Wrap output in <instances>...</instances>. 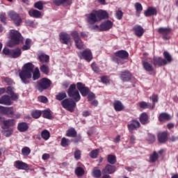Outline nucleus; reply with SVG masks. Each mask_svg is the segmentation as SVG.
I'll use <instances>...</instances> for the list:
<instances>
[{
    "mask_svg": "<svg viewBox=\"0 0 178 178\" xmlns=\"http://www.w3.org/2000/svg\"><path fill=\"white\" fill-rule=\"evenodd\" d=\"M34 65L31 63H27L23 67L21 71L19 72V76L21 79L24 84H29L30 83V79L33 80H38L40 78V70L36 67L34 71Z\"/></svg>",
    "mask_w": 178,
    "mask_h": 178,
    "instance_id": "f257e3e1",
    "label": "nucleus"
},
{
    "mask_svg": "<svg viewBox=\"0 0 178 178\" xmlns=\"http://www.w3.org/2000/svg\"><path fill=\"white\" fill-rule=\"evenodd\" d=\"M108 17V13L102 10H93L86 15L87 22L89 24H95L104 19H107Z\"/></svg>",
    "mask_w": 178,
    "mask_h": 178,
    "instance_id": "f03ea898",
    "label": "nucleus"
},
{
    "mask_svg": "<svg viewBox=\"0 0 178 178\" xmlns=\"http://www.w3.org/2000/svg\"><path fill=\"white\" fill-rule=\"evenodd\" d=\"M10 41L8 42V45L10 47H13V45H17L21 41H23V37L20 32L16 30L10 31Z\"/></svg>",
    "mask_w": 178,
    "mask_h": 178,
    "instance_id": "7ed1b4c3",
    "label": "nucleus"
},
{
    "mask_svg": "<svg viewBox=\"0 0 178 178\" xmlns=\"http://www.w3.org/2000/svg\"><path fill=\"white\" fill-rule=\"evenodd\" d=\"M115 56L113 58V60L118 65H123L124 61L123 59H127L129 58V53L124 50H120L115 54Z\"/></svg>",
    "mask_w": 178,
    "mask_h": 178,
    "instance_id": "20e7f679",
    "label": "nucleus"
},
{
    "mask_svg": "<svg viewBox=\"0 0 178 178\" xmlns=\"http://www.w3.org/2000/svg\"><path fill=\"white\" fill-rule=\"evenodd\" d=\"M3 54L9 56V58H13L16 59L22 55V49L17 48L15 49H9L8 48H4L3 49Z\"/></svg>",
    "mask_w": 178,
    "mask_h": 178,
    "instance_id": "39448f33",
    "label": "nucleus"
},
{
    "mask_svg": "<svg viewBox=\"0 0 178 178\" xmlns=\"http://www.w3.org/2000/svg\"><path fill=\"white\" fill-rule=\"evenodd\" d=\"M67 94L70 97L72 98V99H74L76 102H79V101H80V99H81L79 90H76V84H72L70 86L67 90Z\"/></svg>",
    "mask_w": 178,
    "mask_h": 178,
    "instance_id": "423d86ee",
    "label": "nucleus"
},
{
    "mask_svg": "<svg viewBox=\"0 0 178 178\" xmlns=\"http://www.w3.org/2000/svg\"><path fill=\"white\" fill-rule=\"evenodd\" d=\"M61 105L64 109H66L70 112H73L74 108H76V102L70 99H65L61 102Z\"/></svg>",
    "mask_w": 178,
    "mask_h": 178,
    "instance_id": "0eeeda50",
    "label": "nucleus"
},
{
    "mask_svg": "<svg viewBox=\"0 0 178 178\" xmlns=\"http://www.w3.org/2000/svg\"><path fill=\"white\" fill-rule=\"evenodd\" d=\"M51 86V81L47 78L42 79L37 85V88L40 92L47 90Z\"/></svg>",
    "mask_w": 178,
    "mask_h": 178,
    "instance_id": "6e6552de",
    "label": "nucleus"
},
{
    "mask_svg": "<svg viewBox=\"0 0 178 178\" xmlns=\"http://www.w3.org/2000/svg\"><path fill=\"white\" fill-rule=\"evenodd\" d=\"M164 57L165 59H162L161 58H159L157 59V65L159 66H163L164 65H168V63H170L173 60L172 58V56L168 52V51H164L163 53Z\"/></svg>",
    "mask_w": 178,
    "mask_h": 178,
    "instance_id": "1a4fd4ad",
    "label": "nucleus"
},
{
    "mask_svg": "<svg viewBox=\"0 0 178 178\" xmlns=\"http://www.w3.org/2000/svg\"><path fill=\"white\" fill-rule=\"evenodd\" d=\"M71 36L74 38L75 45L78 49H82L84 44H83V41L80 38V35H79V32L74 31L71 33Z\"/></svg>",
    "mask_w": 178,
    "mask_h": 178,
    "instance_id": "9d476101",
    "label": "nucleus"
},
{
    "mask_svg": "<svg viewBox=\"0 0 178 178\" xmlns=\"http://www.w3.org/2000/svg\"><path fill=\"white\" fill-rule=\"evenodd\" d=\"M8 17H10V19L13 20V22H14L15 26H19L20 24H22V18L16 12L10 10L8 13Z\"/></svg>",
    "mask_w": 178,
    "mask_h": 178,
    "instance_id": "9b49d317",
    "label": "nucleus"
},
{
    "mask_svg": "<svg viewBox=\"0 0 178 178\" xmlns=\"http://www.w3.org/2000/svg\"><path fill=\"white\" fill-rule=\"evenodd\" d=\"M79 56L81 59H85V60H87L88 62L92 60V53H91V50L90 49H86L83 51H80L79 53Z\"/></svg>",
    "mask_w": 178,
    "mask_h": 178,
    "instance_id": "f8f14e48",
    "label": "nucleus"
},
{
    "mask_svg": "<svg viewBox=\"0 0 178 178\" xmlns=\"http://www.w3.org/2000/svg\"><path fill=\"white\" fill-rule=\"evenodd\" d=\"M76 87L79 91H80L82 97H87L90 92V89L86 87V85L83 84L81 82H78L76 83Z\"/></svg>",
    "mask_w": 178,
    "mask_h": 178,
    "instance_id": "ddd939ff",
    "label": "nucleus"
},
{
    "mask_svg": "<svg viewBox=\"0 0 178 178\" xmlns=\"http://www.w3.org/2000/svg\"><path fill=\"white\" fill-rule=\"evenodd\" d=\"M60 40L62 44H65V45H69V44H72V39L70 38V35L66 33H60Z\"/></svg>",
    "mask_w": 178,
    "mask_h": 178,
    "instance_id": "4468645a",
    "label": "nucleus"
},
{
    "mask_svg": "<svg viewBox=\"0 0 178 178\" xmlns=\"http://www.w3.org/2000/svg\"><path fill=\"white\" fill-rule=\"evenodd\" d=\"M159 32L163 34V40H169L170 38V33H172V29L169 28H160L159 29Z\"/></svg>",
    "mask_w": 178,
    "mask_h": 178,
    "instance_id": "2eb2a0df",
    "label": "nucleus"
},
{
    "mask_svg": "<svg viewBox=\"0 0 178 178\" xmlns=\"http://www.w3.org/2000/svg\"><path fill=\"white\" fill-rule=\"evenodd\" d=\"M116 172V167L111 164H107L105 168L102 170L103 174L113 175Z\"/></svg>",
    "mask_w": 178,
    "mask_h": 178,
    "instance_id": "dca6fc26",
    "label": "nucleus"
},
{
    "mask_svg": "<svg viewBox=\"0 0 178 178\" xmlns=\"http://www.w3.org/2000/svg\"><path fill=\"white\" fill-rule=\"evenodd\" d=\"M101 26L102 31H108V30H111L113 27V22L111 20H106L102 22Z\"/></svg>",
    "mask_w": 178,
    "mask_h": 178,
    "instance_id": "f3484780",
    "label": "nucleus"
},
{
    "mask_svg": "<svg viewBox=\"0 0 178 178\" xmlns=\"http://www.w3.org/2000/svg\"><path fill=\"white\" fill-rule=\"evenodd\" d=\"M14 166L20 170H26V169H29V165L27 163L20 161H15Z\"/></svg>",
    "mask_w": 178,
    "mask_h": 178,
    "instance_id": "a211bd4d",
    "label": "nucleus"
},
{
    "mask_svg": "<svg viewBox=\"0 0 178 178\" xmlns=\"http://www.w3.org/2000/svg\"><path fill=\"white\" fill-rule=\"evenodd\" d=\"M0 104H1V105H12V100L10 99V97L7 95L2 96L0 98Z\"/></svg>",
    "mask_w": 178,
    "mask_h": 178,
    "instance_id": "6ab92c4d",
    "label": "nucleus"
},
{
    "mask_svg": "<svg viewBox=\"0 0 178 178\" xmlns=\"http://www.w3.org/2000/svg\"><path fill=\"white\" fill-rule=\"evenodd\" d=\"M140 127V122L137 120H132L130 124H128V129L129 131L133 132L136 129Z\"/></svg>",
    "mask_w": 178,
    "mask_h": 178,
    "instance_id": "aec40b11",
    "label": "nucleus"
},
{
    "mask_svg": "<svg viewBox=\"0 0 178 178\" xmlns=\"http://www.w3.org/2000/svg\"><path fill=\"white\" fill-rule=\"evenodd\" d=\"M28 13L31 17H34V19H40L41 17V13L38 10L31 9Z\"/></svg>",
    "mask_w": 178,
    "mask_h": 178,
    "instance_id": "412c9836",
    "label": "nucleus"
},
{
    "mask_svg": "<svg viewBox=\"0 0 178 178\" xmlns=\"http://www.w3.org/2000/svg\"><path fill=\"white\" fill-rule=\"evenodd\" d=\"M120 78L122 81H129L131 79V74L129 71L122 72Z\"/></svg>",
    "mask_w": 178,
    "mask_h": 178,
    "instance_id": "4be33fe9",
    "label": "nucleus"
},
{
    "mask_svg": "<svg viewBox=\"0 0 178 178\" xmlns=\"http://www.w3.org/2000/svg\"><path fill=\"white\" fill-rule=\"evenodd\" d=\"M17 129L21 133H24L29 130V124L26 122H19L17 125Z\"/></svg>",
    "mask_w": 178,
    "mask_h": 178,
    "instance_id": "5701e85b",
    "label": "nucleus"
},
{
    "mask_svg": "<svg viewBox=\"0 0 178 178\" xmlns=\"http://www.w3.org/2000/svg\"><path fill=\"white\" fill-rule=\"evenodd\" d=\"M134 33L137 37H142L144 34V29L141 26L136 25L134 27Z\"/></svg>",
    "mask_w": 178,
    "mask_h": 178,
    "instance_id": "b1692460",
    "label": "nucleus"
},
{
    "mask_svg": "<svg viewBox=\"0 0 178 178\" xmlns=\"http://www.w3.org/2000/svg\"><path fill=\"white\" fill-rule=\"evenodd\" d=\"M156 13V8L153 7H149L144 13V15L146 17L149 16H154Z\"/></svg>",
    "mask_w": 178,
    "mask_h": 178,
    "instance_id": "393cba45",
    "label": "nucleus"
},
{
    "mask_svg": "<svg viewBox=\"0 0 178 178\" xmlns=\"http://www.w3.org/2000/svg\"><path fill=\"white\" fill-rule=\"evenodd\" d=\"M38 59L42 63H49V56L42 53L39 55Z\"/></svg>",
    "mask_w": 178,
    "mask_h": 178,
    "instance_id": "a878e982",
    "label": "nucleus"
},
{
    "mask_svg": "<svg viewBox=\"0 0 178 178\" xmlns=\"http://www.w3.org/2000/svg\"><path fill=\"white\" fill-rule=\"evenodd\" d=\"M114 109L117 112H120L124 109V106L120 102V101H115L113 104Z\"/></svg>",
    "mask_w": 178,
    "mask_h": 178,
    "instance_id": "bb28decb",
    "label": "nucleus"
},
{
    "mask_svg": "<svg viewBox=\"0 0 178 178\" xmlns=\"http://www.w3.org/2000/svg\"><path fill=\"white\" fill-rule=\"evenodd\" d=\"M170 119H172V115L166 113H161L159 118L160 122H168V120H170Z\"/></svg>",
    "mask_w": 178,
    "mask_h": 178,
    "instance_id": "cd10ccee",
    "label": "nucleus"
},
{
    "mask_svg": "<svg viewBox=\"0 0 178 178\" xmlns=\"http://www.w3.org/2000/svg\"><path fill=\"white\" fill-rule=\"evenodd\" d=\"M139 106L141 109H154V106L147 102H139Z\"/></svg>",
    "mask_w": 178,
    "mask_h": 178,
    "instance_id": "c85d7f7f",
    "label": "nucleus"
},
{
    "mask_svg": "<svg viewBox=\"0 0 178 178\" xmlns=\"http://www.w3.org/2000/svg\"><path fill=\"white\" fill-rule=\"evenodd\" d=\"M2 133L6 137H10V136L13 134V129L12 128L3 127Z\"/></svg>",
    "mask_w": 178,
    "mask_h": 178,
    "instance_id": "c756f323",
    "label": "nucleus"
},
{
    "mask_svg": "<svg viewBox=\"0 0 178 178\" xmlns=\"http://www.w3.org/2000/svg\"><path fill=\"white\" fill-rule=\"evenodd\" d=\"M134 6L136 12V16L140 17L141 12H143V5L138 2H136L135 3Z\"/></svg>",
    "mask_w": 178,
    "mask_h": 178,
    "instance_id": "7c9ffc66",
    "label": "nucleus"
},
{
    "mask_svg": "<svg viewBox=\"0 0 178 178\" xmlns=\"http://www.w3.org/2000/svg\"><path fill=\"white\" fill-rule=\"evenodd\" d=\"M158 137L159 143H163L168 141V134H166L165 132L159 134Z\"/></svg>",
    "mask_w": 178,
    "mask_h": 178,
    "instance_id": "2f4dec72",
    "label": "nucleus"
},
{
    "mask_svg": "<svg viewBox=\"0 0 178 178\" xmlns=\"http://www.w3.org/2000/svg\"><path fill=\"white\" fill-rule=\"evenodd\" d=\"M140 121L142 124H147L148 123V115L145 113H143L140 116Z\"/></svg>",
    "mask_w": 178,
    "mask_h": 178,
    "instance_id": "473e14b6",
    "label": "nucleus"
},
{
    "mask_svg": "<svg viewBox=\"0 0 178 178\" xmlns=\"http://www.w3.org/2000/svg\"><path fill=\"white\" fill-rule=\"evenodd\" d=\"M92 176L95 178H99L102 176L101 170H99L98 168H93L92 171Z\"/></svg>",
    "mask_w": 178,
    "mask_h": 178,
    "instance_id": "72a5a7b5",
    "label": "nucleus"
},
{
    "mask_svg": "<svg viewBox=\"0 0 178 178\" xmlns=\"http://www.w3.org/2000/svg\"><path fill=\"white\" fill-rule=\"evenodd\" d=\"M143 68L147 72H152V70H154L152 65H151V64H149V63H148L147 61H143Z\"/></svg>",
    "mask_w": 178,
    "mask_h": 178,
    "instance_id": "f704fd0d",
    "label": "nucleus"
},
{
    "mask_svg": "<svg viewBox=\"0 0 178 178\" xmlns=\"http://www.w3.org/2000/svg\"><path fill=\"white\" fill-rule=\"evenodd\" d=\"M66 97H67V95H66L65 92H60L56 95V99H57V101H63Z\"/></svg>",
    "mask_w": 178,
    "mask_h": 178,
    "instance_id": "c9c22d12",
    "label": "nucleus"
},
{
    "mask_svg": "<svg viewBox=\"0 0 178 178\" xmlns=\"http://www.w3.org/2000/svg\"><path fill=\"white\" fill-rule=\"evenodd\" d=\"M41 136L43 140H45L47 141V140H49V137H51V134L49 133V131L45 129L42 131Z\"/></svg>",
    "mask_w": 178,
    "mask_h": 178,
    "instance_id": "e433bc0d",
    "label": "nucleus"
},
{
    "mask_svg": "<svg viewBox=\"0 0 178 178\" xmlns=\"http://www.w3.org/2000/svg\"><path fill=\"white\" fill-rule=\"evenodd\" d=\"M66 136L67 137H76V136H77V132L74 129L72 128L67 131Z\"/></svg>",
    "mask_w": 178,
    "mask_h": 178,
    "instance_id": "4c0bfd02",
    "label": "nucleus"
},
{
    "mask_svg": "<svg viewBox=\"0 0 178 178\" xmlns=\"http://www.w3.org/2000/svg\"><path fill=\"white\" fill-rule=\"evenodd\" d=\"M15 112L13 111V108L12 107H6V113L4 115H7L9 118H13Z\"/></svg>",
    "mask_w": 178,
    "mask_h": 178,
    "instance_id": "58836bf2",
    "label": "nucleus"
},
{
    "mask_svg": "<svg viewBox=\"0 0 178 178\" xmlns=\"http://www.w3.org/2000/svg\"><path fill=\"white\" fill-rule=\"evenodd\" d=\"M15 120H8L3 121L4 127H10L12 126H15Z\"/></svg>",
    "mask_w": 178,
    "mask_h": 178,
    "instance_id": "ea45409f",
    "label": "nucleus"
},
{
    "mask_svg": "<svg viewBox=\"0 0 178 178\" xmlns=\"http://www.w3.org/2000/svg\"><path fill=\"white\" fill-rule=\"evenodd\" d=\"M34 8H35V9H38L39 10H42V9H44V2H42V1H40L35 3Z\"/></svg>",
    "mask_w": 178,
    "mask_h": 178,
    "instance_id": "a19ab883",
    "label": "nucleus"
},
{
    "mask_svg": "<svg viewBox=\"0 0 178 178\" xmlns=\"http://www.w3.org/2000/svg\"><path fill=\"white\" fill-rule=\"evenodd\" d=\"M75 174L78 177H80L84 175V169L81 167H78L75 169Z\"/></svg>",
    "mask_w": 178,
    "mask_h": 178,
    "instance_id": "79ce46f5",
    "label": "nucleus"
},
{
    "mask_svg": "<svg viewBox=\"0 0 178 178\" xmlns=\"http://www.w3.org/2000/svg\"><path fill=\"white\" fill-rule=\"evenodd\" d=\"M31 152V150L30 149L29 147H25L22 149V154L24 156H29Z\"/></svg>",
    "mask_w": 178,
    "mask_h": 178,
    "instance_id": "37998d69",
    "label": "nucleus"
},
{
    "mask_svg": "<svg viewBox=\"0 0 178 178\" xmlns=\"http://www.w3.org/2000/svg\"><path fill=\"white\" fill-rule=\"evenodd\" d=\"M108 162L111 163V165H115L116 163V156L111 154L108 156Z\"/></svg>",
    "mask_w": 178,
    "mask_h": 178,
    "instance_id": "c03bdc74",
    "label": "nucleus"
},
{
    "mask_svg": "<svg viewBox=\"0 0 178 178\" xmlns=\"http://www.w3.org/2000/svg\"><path fill=\"white\" fill-rule=\"evenodd\" d=\"M40 72H42V73H44V74H48L49 73V68L47 65H42L40 67Z\"/></svg>",
    "mask_w": 178,
    "mask_h": 178,
    "instance_id": "a18cd8bd",
    "label": "nucleus"
},
{
    "mask_svg": "<svg viewBox=\"0 0 178 178\" xmlns=\"http://www.w3.org/2000/svg\"><path fill=\"white\" fill-rule=\"evenodd\" d=\"M115 17L118 19V20H122L123 19V12H122L121 10L118 9L115 12Z\"/></svg>",
    "mask_w": 178,
    "mask_h": 178,
    "instance_id": "49530a36",
    "label": "nucleus"
},
{
    "mask_svg": "<svg viewBox=\"0 0 178 178\" xmlns=\"http://www.w3.org/2000/svg\"><path fill=\"white\" fill-rule=\"evenodd\" d=\"M70 144V140L66 138H63L61 140V145L62 147H67Z\"/></svg>",
    "mask_w": 178,
    "mask_h": 178,
    "instance_id": "de8ad7c7",
    "label": "nucleus"
},
{
    "mask_svg": "<svg viewBox=\"0 0 178 178\" xmlns=\"http://www.w3.org/2000/svg\"><path fill=\"white\" fill-rule=\"evenodd\" d=\"M43 118H45L46 119H51L52 118V115H51V111L44 110L43 111Z\"/></svg>",
    "mask_w": 178,
    "mask_h": 178,
    "instance_id": "09e8293b",
    "label": "nucleus"
},
{
    "mask_svg": "<svg viewBox=\"0 0 178 178\" xmlns=\"http://www.w3.org/2000/svg\"><path fill=\"white\" fill-rule=\"evenodd\" d=\"M90 27L92 30H95L96 31H102V26L101 24L99 26L97 24H92V26Z\"/></svg>",
    "mask_w": 178,
    "mask_h": 178,
    "instance_id": "8fccbe9b",
    "label": "nucleus"
},
{
    "mask_svg": "<svg viewBox=\"0 0 178 178\" xmlns=\"http://www.w3.org/2000/svg\"><path fill=\"white\" fill-rule=\"evenodd\" d=\"M99 152V149H94L90 153V158H92L93 159L97 158L98 156V154Z\"/></svg>",
    "mask_w": 178,
    "mask_h": 178,
    "instance_id": "3c124183",
    "label": "nucleus"
},
{
    "mask_svg": "<svg viewBox=\"0 0 178 178\" xmlns=\"http://www.w3.org/2000/svg\"><path fill=\"white\" fill-rule=\"evenodd\" d=\"M156 161V152H154L149 156V162L150 163H154Z\"/></svg>",
    "mask_w": 178,
    "mask_h": 178,
    "instance_id": "603ef678",
    "label": "nucleus"
},
{
    "mask_svg": "<svg viewBox=\"0 0 178 178\" xmlns=\"http://www.w3.org/2000/svg\"><path fill=\"white\" fill-rule=\"evenodd\" d=\"M150 101L152 102L151 104L152 106H154L155 108V104H156V95H152L149 97Z\"/></svg>",
    "mask_w": 178,
    "mask_h": 178,
    "instance_id": "864d4df0",
    "label": "nucleus"
},
{
    "mask_svg": "<svg viewBox=\"0 0 178 178\" xmlns=\"http://www.w3.org/2000/svg\"><path fill=\"white\" fill-rule=\"evenodd\" d=\"M32 116L35 118V119H38V118H40V116H41V111H33L31 113Z\"/></svg>",
    "mask_w": 178,
    "mask_h": 178,
    "instance_id": "5fc2aeb1",
    "label": "nucleus"
},
{
    "mask_svg": "<svg viewBox=\"0 0 178 178\" xmlns=\"http://www.w3.org/2000/svg\"><path fill=\"white\" fill-rule=\"evenodd\" d=\"M54 2L57 6H60L63 3H66L67 0H54Z\"/></svg>",
    "mask_w": 178,
    "mask_h": 178,
    "instance_id": "6e6d98bb",
    "label": "nucleus"
},
{
    "mask_svg": "<svg viewBox=\"0 0 178 178\" xmlns=\"http://www.w3.org/2000/svg\"><path fill=\"white\" fill-rule=\"evenodd\" d=\"M38 99L40 102H42L43 104H47V102H48V99L44 96H39Z\"/></svg>",
    "mask_w": 178,
    "mask_h": 178,
    "instance_id": "4d7b16f0",
    "label": "nucleus"
},
{
    "mask_svg": "<svg viewBox=\"0 0 178 178\" xmlns=\"http://www.w3.org/2000/svg\"><path fill=\"white\" fill-rule=\"evenodd\" d=\"M91 67L93 70V72H95V73H99V68L98 67V66H97V64H95V63H93L91 65Z\"/></svg>",
    "mask_w": 178,
    "mask_h": 178,
    "instance_id": "13d9d810",
    "label": "nucleus"
},
{
    "mask_svg": "<svg viewBox=\"0 0 178 178\" xmlns=\"http://www.w3.org/2000/svg\"><path fill=\"white\" fill-rule=\"evenodd\" d=\"M88 101H94L95 99V95L93 92L88 93Z\"/></svg>",
    "mask_w": 178,
    "mask_h": 178,
    "instance_id": "bf43d9fd",
    "label": "nucleus"
},
{
    "mask_svg": "<svg viewBox=\"0 0 178 178\" xmlns=\"http://www.w3.org/2000/svg\"><path fill=\"white\" fill-rule=\"evenodd\" d=\"M74 158L76 160H79V159H80V158H81V152L80 150L75 151Z\"/></svg>",
    "mask_w": 178,
    "mask_h": 178,
    "instance_id": "052dcab7",
    "label": "nucleus"
},
{
    "mask_svg": "<svg viewBox=\"0 0 178 178\" xmlns=\"http://www.w3.org/2000/svg\"><path fill=\"white\" fill-rule=\"evenodd\" d=\"M10 95V99H12V101H17V99H19V95H17V93H11Z\"/></svg>",
    "mask_w": 178,
    "mask_h": 178,
    "instance_id": "680f3d73",
    "label": "nucleus"
},
{
    "mask_svg": "<svg viewBox=\"0 0 178 178\" xmlns=\"http://www.w3.org/2000/svg\"><path fill=\"white\" fill-rule=\"evenodd\" d=\"M50 157H51V155H49V154L44 153V154L42 156V159L43 161H47V159H49Z\"/></svg>",
    "mask_w": 178,
    "mask_h": 178,
    "instance_id": "e2e57ef3",
    "label": "nucleus"
},
{
    "mask_svg": "<svg viewBox=\"0 0 178 178\" xmlns=\"http://www.w3.org/2000/svg\"><path fill=\"white\" fill-rule=\"evenodd\" d=\"M7 94H8L9 95H12L13 92V88H12V86H8L7 88V91H6Z\"/></svg>",
    "mask_w": 178,
    "mask_h": 178,
    "instance_id": "0e129e2a",
    "label": "nucleus"
},
{
    "mask_svg": "<svg viewBox=\"0 0 178 178\" xmlns=\"http://www.w3.org/2000/svg\"><path fill=\"white\" fill-rule=\"evenodd\" d=\"M6 107L0 106V115H5Z\"/></svg>",
    "mask_w": 178,
    "mask_h": 178,
    "instance_id": "69168bd1",
    "label": "nucleus"
},
{
    "mask_svg": "<svg viewBox=\"0 0 178 178\" xmlns=\"http://www.w3.org/2000/svg\"><path fill=\"white\" fill-rule=\"evenodd\" d=\"M4 81L7 84H8V86H10V84H12L13 83V81H12V79H10L9 78H5L4 79Z\"/></svg>",
    "mask_w": 178,
    "mask_h": 178,
    "instance_id": "338daca9",
    "label": "nucleus"
},
{
    "mask_svg": "<svg viewBox=\"0 0 178 178\" xmlns=\"http://www.w3.org/2000/svg\"><path fill=\"white\" fill-rule=\"evenodd\" d=\"M178 140V136H172L170 138V141H172V143H175V141H177Z\"/></svg>",
    "mask_w": 178,
    "mask_h": 178,
    "instance_id": "774afa93",
    "label": "nucleus"
}]
</instances>
